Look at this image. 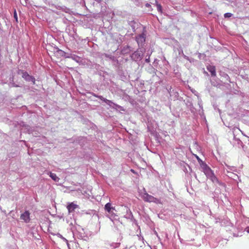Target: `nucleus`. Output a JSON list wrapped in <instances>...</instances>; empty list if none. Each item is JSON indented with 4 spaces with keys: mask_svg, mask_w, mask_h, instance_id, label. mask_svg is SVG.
Here are the masks:
<instances>
[{
    "mask_svg": "<svg viewBox=\"0 0 249 249\" xmlns=\"http://www.w3.org/2000/svg\"><path fill=\"white\" fill-rule=\"evenodd\" d=\"M142 199L144 201L148 202H154L157 204H160V200L153 196L148 194L147 193H144L142 196Z\"/></svg>",
    "mask_w": 249,
    "mask_h": 249,
    "instance_id": "nucleus-1",
    "label": "nucleus"
},
{
    "mask_svg": "<svg viewBox=\"0 0 249 249\" xmlns=\"http://www.w3.org/2000/svg\"><path fill=\"white\" fill-rule=\"evenodd\" d=\"M22 73V77L23 78H24L25 80L28 81H32L34 84H35V78L30 75L28 74V73L27 72H24L23 71H21Z\"/></svg>",
    "mask_w": 249,
    "mask_h": 249,
    "instance_id": "nucleus-2",
    "label": "nucleus"
},
{
    "mask_svg": "<svg viewBox=\"0 0 249 249\" xmlns=\"http://www.w3.org/2000/svg\"><path fill=\"white\" fill-rule=\"evenodd\" d=\"M30 213L28 211H26L24 213L20 215V219L24 220L26 223L30 221Z\"/></svg>",
    "mask_w": 249,
    "mask_h": 249,
    "instance_id": "nucleus-3",
    "label": "nucleus"
},
{
    "mask_svg": "<svg viewBox=\"0 0 249 249\" xmlns=\"http://www.w3.org/2000/svg\"><path fill=\"white\" fill-rule=\"evenodd\" d=\"M136 40L139 45H142L145 42V35L144 34L139 35L136 37Z\"/></svg>",
    "mask_w": 249,
    "mask_h": 249,
    "instance_id": "nucleus-4",
    "label": "nucleus"
},
{
    "mask_svg": "<svg viewBox=\"0 0 249 249\" xmlns=\"http://www.w3.org/2000/svg\"><path fill=\"white\" fill-rule=\"evenodd\" d=\"M78 207V206L75 204H74L73 202L70 203L68 206H67V208L68 210L69 213H72L74 211L75 209L77 208Z\"/></svg>",
    "mask_w": 249,
    "mask_h": 249,
    "instance_id": "nucleus-5",
    "label": "nucleus"
},
{
    "mask_svg": "<svg viewBox=\"0 0 249 249\" xmlns=\"http://www.w3.org/2000/svg\"><path fill=\"white\" fill-rule=\"evenodd\" d=\"M105 210L107 211L108 213H112L113 210H115V208L114 207L111 206L110 203H107L105 206Z\"/></svg>",
    "mask_w": 249,
    "mask_h": 249,
    "instance_id": "nucleus-6",
    "label": "nucleus"
},
{
    "mask_svg": "<svg viewBox=\"0 0 249 249\" xmlns=\"http://www.w3.org/2000/svg\"><path fill=\"white\" fill-rule=\"evenodd\" d=\"M207 69L212 76H216L215 67L214 66L209 65L207 67Z\"/></svg>",
    "mask_w": 249,
    "mask_h": 249,
    "instance_id": "nucleus-7",
    "label": "nucleus"
},
{
    "mask_svg": "<svg viewBox=\"0 0 249 249\" xmlns=\"http://www.w3.org/2000/svg\"><path fill=\"white\" fill-rule=\"evenodd\" d=\"M201 168L204 171H212L210 169V168L207 166V165L202 162V163H201L199 164Z\"/></svg>",
    "mask_w": 249,
    "mask_h": 249,
    "instance_id": "nucleus-8",
    "label": "nucleus"
},
{
    "mask_svg": "<svg viewBox=\"0 0 249 249\" xmlns=\"http://www.w3.org/2000/svg\"><path fill=\"white\" fill-rule=\"evenodd\" d=\"M50 173V177L55 181L58 182L59 180V178L56 176L55 174L53 172H49Z\"/></svg>",
    "mask_w": 249,
    "mask_h": 249,
    "instance_id": "nucleus-9",
    "label": "nucleus"
},
{
    "mask_svg": "<svg viewBox=\"0 0 249 249\" xmlns=\"http://www.w3.org/2000/svg\"><path fill=\"white\" fill-rule=\"evenodd\" d=\"M157 9H158V11L161 13V10H162L161 6L160 4L157 3Z\"/></svg>",
    "mask_w": 249,
    "mask_h": 249,
    "instance_id": "nucleus-10",
    "label": "nucleus"
},
{
    "mask_svg": "<svg viewBox=\"0 0 249 249\" xmlns=\"http://www.w3.org/2000/svg\"><path fill=\"white\" fill-rule=\"evenodd\" d=\"M232 16V14L230 13H227L224 14L225 18H230Z\"/></svg>",
    "mask_w": 249,
    "mask_h": 249,
    "instance_id": "nucleus-11",
    "label": "nucleus"
},
{
    "mask_svg": "<svg viewBox=\"0 0 249 249\" xmlns=\"http://www.w3.org/2000/svg\"><path fill=\"white\" fill-rule=\"evenodd\" d=\"M104 102L109 105H110V104H113V103L111 101L107 100V99H106Z\"/></svg>",
    "mask_w": 249,
    "mask_h": 249,
    "instance_id": "nucleus-12",
    "label": "nucleus"
},
{
    "mask_svg": "<svg viewBox=\"0 0 249 249\" xmlns=\"http://www.w3.org/2000/svg\"><path fill=\"white\" fill-rule=\"evenodd\" d=\"M195 157L197 159L199 163H202L203 161L197 156L196 155H195Z\"/></svg>",
    "mask_w": 249,
    "mask_h": 249,
    "instance_id": "nucleus-13",
    "label": "nucleus"
},
{
    "mask_svg": "<svg viewBox=\"0 0 249 249\" xmlns=\"http://www.w3.org/2000/svg\"><path fill=\"white\" fill-rule=\"evenodd\" d=\"M96 97L99 98V99L101 100L103 102H105V100H106V98H104L102 96H96Z\"/></svg>",
    "mask_w": 249,
    "mask_h": 249,
    "instance_id": "nucleus-14",
    "label": "nucleus"
},
{
    "mask_svg": "<svg viewBox=\"0 0 249 249\" xmlns=\"http://www.w3.org/2000/svg\"><path fill=\"white\" fill-rule=\"evenodd\" d=\"M206 176H209L210 175H213V172H204Z\"/></svg>",
    "mask_w": 249,
    "mask_h": 249,
    "instance_id": "nucleus-15",
    "label": "nucleus"
},
{
    "mask_svg": "<svg viewBox=\"0 0 249 249\" xmlns=\"http://www.w3.org/2000/svg\"><path fill=\"white\" fill-rule=\"evenodd\" d=\"M14 18L16 19L17 21H18V16L16 10L14 12Z\"/></svg>",
    "mask_w": 249,
    "mask_h": 249,
    "instance_id": "nucleus-16",
    "label": "nucleus"
},
{
    "mask_svg": "<svg viewBox=\"0 0 249 249\" xmlns=\"http://www.w3.org/2000/svg\"><path fill=\"white\" fill-rule=\"evenodd\" d=\"M145 6H146V7H150L151 6V5H150V4H149V3H146V4H145Z\"/></svg>",
    "mask_w": 249,
    "mask_h": 249,
    "instance_id": "nucleus-17",
    "label": "nucleus"
},
{
    "mask_svg": "<svg viewBox=\"0 0 249 249\" xmlns=\"http://www.w3.org/2000/svg\"><path fill=\"white\" fill-rule=\"evenodd\" d=\"M215 180H217V179L215 177H214L212 179V180L214 182Z\"/></svg>",
    "mask_w": 249,
    "mask_h": 249,
    "instance_id": "nucleus-18",
    "label": "nucleus"
},
{
    "mask_svg": "<svg viewBox=\"0 0 249 249\" xmlns=\"http://www.w3.org/2000/svg\"><path fill=\"white\" fill-rule=\"evenodd\" d=\"M130 171H131V172H132V171H134V170H133V169H131V170H130Z\"/></svg>",
    "mask_w": 249,
    "mask_h": 249,
    "instance_id": "nucleus-19",
    "label": "nucleus"
}]
</instances>
